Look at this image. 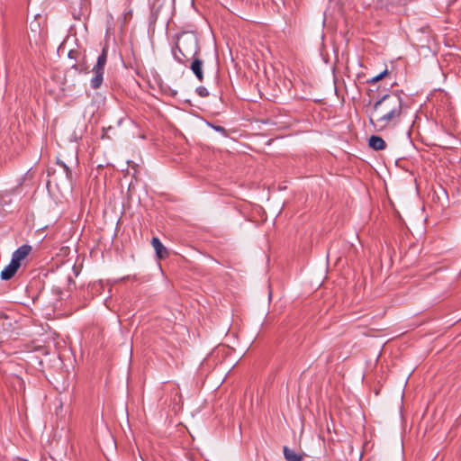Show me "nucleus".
<instances>
[{
    "instance_id": "nucleus-15",
    "label": "nucleus",
    "mask_w": 461,
    "mask_h": 461,
    "mask_svg": "<svg viewBox=\"0 0 461 461\" xmlns=\"http://www.w3.org/2000/svg\"><path fill=\"white\" fill-rule=\"evenodd\" d=\"M213 128H214L216 131H220V132H222L225 136H227V134H226V130H225L223 127H221V126H213Z\"/></svg>"
},
{
    "instance_id": "nucleus-17",
    "label": "nucleus",
    "mask_w": 461,
    "mask_h": 461,
    "mask_svg": "<svg viewBox=\"0 0 461 461\" xmlns=\"http://www.w3.org/2000/svg\"><path fill=\"white\" fill-rule=\"evenodd\" d=\"M0 318H5V319H6L7 317H6V315H1V316H0Z\"/></svg>"
},
{
    "instance_id": "nucleus-12",
    "label": "nucleus",
    "mask_w": 461,
    "mask_h": 461,
    "mask_svg": "<svg viewBox=\"0 0 461 461\" xmlns=\"http://www.w3.org/2000/svg\"><path fill=\"white\" fill-rule=\"evenodd\" d=\"M57 163L61 167L64 168L67 177L71 178L72 173H71V170L69 169V167L64 162L60 161L59 159H58Z\"/></svg>"
},
{
    "instance_id": "nucleus-16",
    "label": "nucleus",
    "mask_w": 461,
    "mask_h": 461,
    "mask_svg": "<svg viewBox=\"0 0 461 461\" xmlns=\"http://www.w3.org/2000/svg\"><path fill=\"white\" fill-rule=\"evenodd\" d=\"M238 320H240V318H239L238 316H234V315L232 314V320H231L232 326H233L234 324H237V321H238Z\"/></svg>"
},
{
    "instance_id": "nucleus-4",
    "label": "nucleus",
    "mask_w": 461,
    "mask_h": 461,
    "mask_svg": "<svg viewBox=\"0 0 461 461\" xmlns=\"http://www.w3.org/2000/svg\"><path fill=\"white\" fill-rule=\"evenodd\" d=\"M20 267L21 263H16V261L11 259V262L2 270L1 278L3 280L12 279Z\"/></svg>"
},
{
    "instance_id": "nucleus-8",
    "label": "nucleus",
    "mask_w": 461,
    "mask_h": 461,
    "mask_svg": "<svg viewBox=\"0 0 461 461\" xmlns=\"http://www.w3.org/2000/svg\"><path fill=\"white\" fill-rule=\"evenodd\" d=\"M368 144L375 150H383L386 148L385 141L379 136L373 135L369 138Z\"/></svg>"
},
{
    "instance_id": "nucleus-11",
    "label": "nucleus",
    "mask_w": 461,
    "mask_h": 461,
    "mask_svg": "<svg viewBox=\"0 0 461 461\" xmlns=\"http://www.w3.org/2000/svg\"><path fill=\"white\" fill-rule=\"evenodd\" d=\"M388 74V70L385 69L384 70L383 72H381L379 75L372 77L370 80H369V83L371 84H375L376 82H378L379 80H381L382 78H384L386 75Z\"/></svg>"
},
{
    "instance_id": "nucleus-6",
    "label": "nucleus",
    "mask_w": 461,
    "mask_h": 461,
    "mask_svg": "<svg viewBox=\"0 0 461 461\" xmlns=\"http://www.w3.org/2000/svg\"><path fill=\"white\" fill-rule=\"evenodd\" d=\"M192 63L190 65V68L199 81H203V60L200 59L199 55L195 56L192 59Z\"/></svg>"
},
{
    "instance_id": "nucleus-5",
    "label": "nucleus",
    "mask_w": 461,
    "mask_h": 461,
    "mask_svg": "<svg viewBox=\"0 0 461 461\" xmlns=\"http://www.w3.org/2000/svg\"><path fill=\"white\" fill-rule=\"evenodd\" d=\"M31 252L32 247L30 245H23L13 253L12 260L21 263Z\"/></svg>"
},
{
    "instance_id": "nucleus-1",
    "label": "nucleus",
    "mask_w": 461,
    "mask_h": 461,
    "mask_svg": "<svg viewBox=\"0 0 461 461\" xmlns=\"http://www.w3.org/2000/svg\"><path fill=\"white\" fill-rule=\"evenodd\" d=\"M403 114V101L397 93L384 95L375 103L372 107L369 120L377 130L383 131L391 126L397 125Z\"/></svg>"
},
{
    "instance_id": "nucleus-2",
    "label": "nucleus",
    "mask_w": 461,
    "mask_h": 461,
    "mask_svg": "<svg viewBox=\"0 0 461 461\" xmlns=\"http://www.w3.org/2000/svg\"><path fill=\"white\" fill-rule=\"evenodd\" d=\"M200 47L198 38L193 32H184L177 36L176 46L172 49L174 59L186 65L194 57L198 56Z\"/></svg>"
},
{
    "instance_id": "nucleus-13",
    "label": "nucleus",
    "mask_w": 461,
    "mask_h": 461,
    "mask_svg": "<svg viewBox=\"0 0 461 461\" xmlns=\"http://www.w3.org/2000/svg\"><path fill=\"white\" fill-rule=\"evenodd\" d=\"M196 93L201 96V97H206L209 95V92L208 90L204 87V86H198L196 88Z\"/></svg>"
},
{
    "instance_id": "nucleus-14",
    "label": "nucleus",
    "mask_w": 461,
    "mask_h": 461,
    "mask_svg": "<svg viewBox=\"0 0 461 461\" xmlns=\"http://www.w3.org/2000/svg\"><path fill=\"white\" fill-rule=\"evenodd\" d=\"M71 68H74L76 71L82 72L83 68L81 65L77 64V61L71 64Z\"/></svg>"
},
{
    "instance_id": "nucleus-7",
    "label": "nucleus",
    "mask_w": 461,
    "mask_h": 461,
    "mask_svg": "<svg viewBox=\"0 0 461 461\" xmlns=\"http://www.w3.org/2000/svg\"><path fill=\"white\" fill-rule=\"evenodd\" d=\"M151 245L158 258L163 259L168 256L167 249L163 246L158 238L153 237L151 240Z\"/></svg>"
},
{
    "instance_id": "nucleus-9",
    "label": "nucleus",
    "mask_w": 461,
    "mask_h": 461,
    "mask_svg": "<svg viewBox=\"0 0 461 461\" xmlns=\"http://www.w3.org/2000/svg\"><path fill=\"white\" fill-rule=\"evenodd\" d=\"M284 456L286 461H302L303 456L296 454L293 449L285 446L283 447Z\"/></svg>"
},
{
    "instance_id": "nucleus-10",
    "label": "nucleus",
    "mask_w": 461,
    "mask_h": 461,
    "mask_svg": "<svg viewBox=\"0 0 461 461\" xmlns=\"http://www.w3.org/2000/svg\"><path fill=\"white\" fill-rule=\"evenodd\" d=\"M68 58L70 59H74L75 61H77L79 58L81 57V52L78 50H70L68 54Z\"/></svg>"
},
{
    "instance_id": "nucleus-3",
    "label": "nucleus",
    "mask_w": 461,
    "mask_h": 461,
    "mask_svg": "<svg viewBox=\"0 0 461 461\" xmlns=\"http://www.w3.org/2000/svg\"><path fill=\"white\" fill-rule=\"evenodd\" d=\"M107 62V48L104 47L102 53L99 55L96 64L94 66L92 71L94 77L90 81V86L93 89H98L104 80V67Z\"/></svg>"
}]
</instances>
